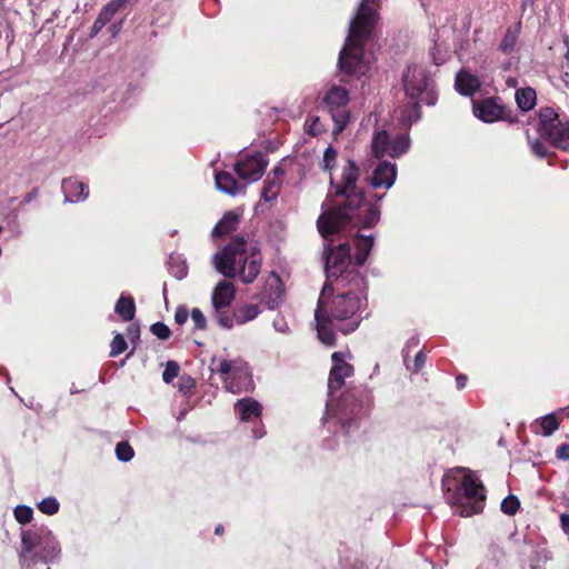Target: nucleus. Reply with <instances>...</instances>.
Here are the masks:
<instances>
[{"mask_svg": "<svg viewBox=\"0 0 569 569\" xmlns=\"http://www.w3.org/2000/svg\"><path fill=\"white\" fill-rule=\"evenodd\" d=\"M517 62H518V57L512 56L510 58V60L503 64V69L509 70Z\"/></svg>", "mask_w": 569, "mask_h": 569, "instance_id": "6e6d98bb", "label": "nucleus"}, {"mask_svg": "<svg viewBox=\"0 0 569 569\" xmlns=\"http://www.w3.org/2000/svg\"><path fill=\"white\" fill-rule=\"evenodd\" d=\"M402 83L410 110L402 114L405 122L412 123L420 118L419 108L422 103L432 106L436 103L433 80L427 68L420 64H410L403 71Z\"/></svg>", "mask_w": 569, "mask_h": 569, "instance_id": "423d86ee", "label": "nucleus"}, {"mask_svg": "<svg viewBox=\"0 0 569 569\" xmlns=\"http://www.w3.org/2000/svg\"><path fill=\"white\" fill-rule=\"evenodd\" d=\"M359 169L355 161L348 160L343 168L341 183L335 184L330 179V184L336 188V194L346 197V204L323 212L318 221V230L326 240V276L327 281L343 287L347 280L355 276H362L357 266L352 264L350 248L347 243L332 244L330 236L338 233L355 217L363 204V194L357 188Z\"/></svg>", "mask_w": 569, "mask_h": 569, "instance_id": "f257e3e1", "label": "nucleus"}, {"mask_svg": "<svg viewBox=\"0 0 569 569\" xmlns=\"http://www.w3.org/2000/svg\"><path fill=\"white\" fill-rule=\"evenodd\" d=\"M473 114L483 122H495L503 116V109L495 99H486L473 103Z\"/></svg>", "mask_w": 569, "mask_h": 569, "instance_id": "f3484780", "label": "nucleus"}, {"mask_svg": "<svg viewBox=\"0 0 569 569\" xmlns=\"http://www.w3.org/2000/svg\"><path fill=\"white\" fill-rule=\"evenodd\" d=\"M557 457L562 460L569 459V445L563 443L557 448Z\"/></svg>", "mask_w": 569, "mask_h": 569, "instance_id": "8fccbe9b", "label": "nucleus"}, {"mask_svg": "<svg viewBox=\"0 0 569 569\" xmlns=\"http://www.w3.org/2000/svg\"><path fill=\"white\" fill-rule=\"evenodd\" d=\"M396 178V164L388 161H382L373 170V173L370 178V183L373 188L385 187L386 189H389L393 186Z\"/></svg>", "mask_w": 569, "mask_h": 569, "instance_id": "dca6fc26", "label": "nucleus"}, {"mask_svg": "<svg viewBox=\"0 0 569 569\" xmlns=\"http://www.w3.org/2000/svg\"><path fill=\"white\" fill-rule=\"evenodd\" d=\"M536 130L555 147L569 150V119L561 117L552 108L540 109Z\"/></svg>", "mask_w": 569, "mask_h": 569, "instance_id": "1a4fd4ad", "label": "nucleus"}, {"mask_svg": "<svg viewBox=\"0 0 569 569\" xmlns=\"http://www.w3.org/2000/svg\"><path fill=\"white\" fill-rule=\"evenodd\" d=\"M139 335H140V327L139 325L137 323H132L128 327V337L134 341L137 339H139Z\"/></svg>", "mask_w": 569, "mask_h": 569, "instance_id": "09e8293b", "label": "nucleus"}, {"mask_svg": "<svg viewBox=\"0 0 569 569\" xmlns=\"http://www.w3.org/2000/svg\"><path fill=\"white\" fill-rule=\"evenodd\" d=\"M36 197H37V190H33V191L29 192L28 194H26V197H24V202H30V201H32Z\"/></svg>", "mask_w": 569, "mask_h": 569, "instance_id": "13d9d810", "label": "nucleus"}, {"mask_svg": "<svg viewBox=\"0 0 569 569\" xmlns=\"http://www.w3.org/2000/svg\"><path fill=\"white\" fill-rule=\"evenodd\" d=\"M61 553V547L48 527L22 530L19 560L22 566L30 567L38 562L49 563Z\"/></svg>", "mask_w": 569, "mask_h": 569, "instance_id": "6e6552de", "label": "nucleus"}, {"mask_svg": "<svg viewBox=\"0 0 569 569\" xmlns=\"http://www.w3.org/2000/svg\"><path fill=\"white\" fill-rule=\"evenodd\" d=\"M216 370L221 376L226 390L231 393H239L251 386L249 367L240 358L220 359Z\"/></svg>", "mask_w": 569, "mask_h": 569, "instance_id": "9d476101", "label": "nucleus"}, {"mask_svg": "<svg viewBox=\"0 0 569 569\" xmlns=\"http://www.w3.org/2000/svg\"><path fill=\"white\" fill-rule=\"evenodd\" d=\"M214 268L227 278L239 276L242 282L251 283L261 267L260 252L241 237L234 238L212 258Z\"/></svg>", "mask_w": 569, "mask_h": 569, "instance_id": "39448f33", "label": "nucleus"}, {"mask_svg": "<svg viewBox=\"0 0 569 569\" xmlns=\"http://www.w3.org/2000/svg\"><path fill=\"white\" fill-rule=\"evenodd\" d=\"M272 327L277 332H280V333H289L290 332V328H289L287 321L284 320V318H282V317H277L272 322Z\"/></svg>", "mask_w": 569, "mask_h": 569, "instance_id": "a18cd8bd", "label": "nucleus"}, {"mask_svg": "<svg viewBox=\"0 0 569 569\" xmlns=\"http://www.w3.org/2000/svg\"><path fill=\"white\" fill-rule=\"evenodd\" d=\"M363 412L365 402L360 399V391L348 390L341 395L335 408L327 403L322 421L329 432L346 437L359 428L358 420Z\"/></svg>", "mask_w": 569, "mask_h": 569, "instance_id": "0eeeda50", "label": "nucleus"}, {"mask_svg": "<svg viewBox=\"0 0 569 569\" xmlns=\"http://www.w3.org/2000/svg\"><path fill=\"white\" fill-rule=\"evenodd\" d=\"M332 369L328 380L329 395L332 397L345 383V379L353 375V367L347 363L341 352H333Z\"/></svg>", "mask_w": 569, "mask_h": 569, "instance_id": "2eb2a0df", "label": "nucleus"}, {"mask_svg": "<svg viewBox=\"0 0 569 569\" xmlns=\"http://www.w3.org/2000/svg\"><path fill=\"white\" fill-rule=\"evenodd\" d=\"M456 88L463 96H472L479 90L480 80L477 76L462 69L456 77Z\"/></svg>", "mask_w": 569, "mask_h": 569, "instance_id": "4be33fe9", "label": "nucleus"}, {"mask_svg": "<svg viewBox=\"0 0 569 569\" xmlns=\"http://www.w3.org/2000/svg\"><path fill=\"white\" fill-rule=\"evenodd\" d=\"M348 102L349 92L338 86L330 87L322 98V103L331 114V119L335 123L332 129L333 134H339L350 120V113L346 108Z\"/></svg>", "mask_w": 569, "mask_h": 569, "instance_id": "f8f14e48", "label": "nucleus"}, {"mask_svg": "<svg viewBox=\"0 0 569 569\" xmlns=\"http://www.w3.org/2000/svg\"><path fill=\"white\" fill-rule=\"evenodd\" d=\"M521 32V22H516L508 27L502 37L498 51L506 56H511L516 51L519 34Z\"/></svg>", "mask_w": 569, "mask_h": 569, "instance_id": "5701e85b", "label": "nucleus"}, {"mask_svg": "<svg viewBox=\"0 0 569 569\" xmlns=\"http://www.w3.org/2000/svg\"><path fill=\"white\" fill-rule=\"evenodd\" d=\"M356 248H357V252H356V264L357 266H362L370 251H371V248L373 246V237L372 236H363V234H359L357 236L356 238Z\"/></svg>", "mask_w": 569, "mask_h": 569, "instance_id": "a878e982", "label": "nucleus"}, {"mask_svg": "<svg viewBox=\"0 0 569 569\" xmlns=\"http://www.w3.org/2000/svg\"><path fill=\"white\" fill-rule=\"evenodd\" d=\"M537 94L532 88H522L516 91V102L522 111H529L536 106Z\"/></svg>", "mask_w": 569, "mask_h": 569, "instance_id": "cd10ccee", "label": "nucleus"}, {"mask_svg": "<svg viewBox=\"0 0 569 569\" xmlns=\"http://www.w3.org/2000/svg\"><path fill=\"white\" fill-rule=\"evenodd\" d=\"M214 182L219 191L232 197L244 193L246 191V186L238 182L231 173L226 171L217 172Z\"/></svg>", "mask_w": 569, "mask_h": 569, "instance_id": "6ab92c4d", "label": "nucleus"}, {"mask_svg": "<svg viewBox=\"0 0 569 569\" xmlns=\"http://www.w3.org/2000/svg\"><path fill=\"white\" fill-rule=\"evenodd\" d=\"M180 367L176 361H168L162 372V379L166 383H170L179 375Z\"/></svg>", "mask_w": 569, "mask_h": 569, "instance_id": "58836bf2", "label": "nucleus"}, {"mask_svg": "<svg viewBox=\"0 0 569 569\" xmlns=\"http://www.w3.org/2000/svg\"><path fill=\"white\" fill-rule=\"evenodd\" d=\"M268 166V161L261 152H254L252 154L242 156L234 163V171L238 177L248 183L258 181L266 168Z\"/></svg>", "mask_w": 569, "mask_h": 569, "instance_id": "4468645a", "label": "nucleus"}, {"mask_svg": "<svg viewBox=\"0 0 569 569\" xmlns=\"http://www.w3.org/2000/svg\"><path fill=\"white\" fill-rule=\"evenodd\" d=\"M121 26H122V23H121V22H118V23H113V24H111V26L108 28V30H109V32L111 33V36H112V37H117V36H118V33H119V32H120V30H121Z\"/></svg>", "mask_w": 569, "mask_h": 569, "instance_id": "864d4df0", "label": "nucleus"}, {"mask_svg": "<svg viewBox=\"0 0 569 569\" xmlns=\"http://www.w3.org/2000/svg\"><path fill=\"white\" fill-rule=\"evenodd\" d=\"M188 317H189V312L186 307L180 306L177 308L176 313H174V321L178 325H183L188 320Z\"/></svg>", "mask_w": 569, "mask_h": 569, "instance_id": "de8ad7c7", "label": "nucleus"}, {"mask_svg": "<svg viewBox=\"0 0 569 569\" xmlns=\"http://www.w3.org/2000/svg\"><path fill=\"white\" fill-rule=\"evenodd\" d=\"M561 411H565L569 415V407L561 409Z\"/></svg>", "mask_w": 569, "mask_h": 569, "instance_id": "680f3d73", "label": "nucleus"}, {"mask_svg": "<svg viewBox=\"0 0 569 569\" xmlns=\"http://www.w3.org/2000/svg\"><path fill=\"white\" fill-rule=\"evenodd\" d=\"M380 0H362L350 20L345 46L340 50L338 67L346 76H363L369 70L365 59V44L372 37L379 20Z\"/></svg>", "mask_w": 569, "mask_h": 569, "instance_id": "7ed1b4c3", "label": "nucleus"}, {"mask_svg": "<svg viewBox=\"0 0 569 569\" xmlns=\"http://www.w3.org/2000/svg\"><path fill=\"white\" fill-rule=\"evenodd\" d=\"M108 22L104 21V19L98 14L97 19L94 20L89 37L92 39L97 37V34L101 31V29L107 24Z\"/></svg>", "mask_w": 569, "mask_h": 569, "instance_id": "49530a36", "label": "nucleus"}, {"mask_svg": "<svg viewBox=\"0 0 569 569\" xmlns=\"http://www.w3.org/2000/svg\"><path fill=\"white\" fill-rule=\"evenodd\" d=\"M412 345L417 346L418 341H415V340L408 341L407 346L402 350V357H403V361H405L407 368L413 372H418L425 366L426 356L422 351L417 352V355L415 356L413 365L411 366L408 362V357H409V352H410V347Z\"/></svg>", "mask_w": 569, "mask_h": 569, "instance_id": "c85d7f7f", "label": "nucleus"}, {"mask_svg": "<svg viewBox=\"0 0 569 569\" xmlns=\"http://www.w3.org/2000/svg\"><path fill=\"white\" fill-rule=\"evenodd\" d=\"M214 532L216 535H221L223 532V527L221 525L217 526Z\"/></svg>", "mask_w": 569, "mask_h": 569, "instance_id": "bf43d9fd", "label": "nucleus"}, {"mask_svg": "<svg viewBox=\"0 0 569 569\" xmlns=\"http://www.w3.org/2000/svg\"><path fill=\"white\" fill-rule=\"evenodd\" d=\"M127 2L128 0H111L102 7L99 14L104 19V21L109 22L112 17L126 6Z\"/></svg>", "mask_w": 569, "mask_h": 569, "instance_id": "c756f323", "label": "nucleus"}, {"mask_svg": "<svg viewBox=\"0 0 569 569\" xmlns=\"http://www.w3.org/2000/svg\"><path fill=\"white\" fill-rule=\"evenodd\" d=\"M133 449L126 442H119L116 447V456L120 461L128 462L133 458Z\"/></svg>", "mask_w": 569, "mask_h": 569, "instance_id": "4c0bfd02", "label": "nucleus"}, {"mask_svg": "<svg viewBox=\"0 0 569 569\" xmlns=\"http://www.w3.org/2000/svg\"><path fill=\"white\" fill-rule=\"evenodd\" d=\"M560 525L562 530L566 533H569V513H563L560 516Z\"/></svg>", "mask_w": 569, "mask_h": 569, "instance_id": "3c124183", "label": "nucleus"}, {"mask_svg": "<svg viewBox=\"0 0 569 569\" xmlns=\"http://www.w3.org/2000/svg\"><path fill=\"white\" fill-rule=\"evenodd\" d=\"M478 569H482V568H478Z\"/></svg>", "mask_w": 569, "mask_h": 569, "instance_id": "e2e57ef3", "label": "nucleus"}, {"mask_svg": "<svg viewBox=\"0 0 569 569\" xmlns=\"http://www.w3.org/2000/svg\"><path fill=\"white\" fill-rule=\"evenodd\" d=\"M59 502L54 497H48L38 503L39 510L48 516L56 515L59 511Z\"/></svg>", "mask_w": 569, "mask_h": 569, "instance_id": "f704fd0d", "label": "nucleus"}, {"mask_svg": "<svg viewBox=\"0 0 569 569\" xmlns=\"http://www.w3.org/2000/svg\"><path fill=\"white\" fill-rule=\"evenodd\" d=\"M169 269L170 272L179 280L186 278L188 274L187 262L180 257H170Z\"/></svg>", "mask_w": 569, "mask_h": 569, "instance_id": "7c9ffc66", "label": "nucleus"}, {"mask_svg": "<svg viewBox=\"0 0 569 569\" xmlns=\"http://www.w3.org/2000/svg\"><path fill=\"white\" fill-rule=\"evenodd\" d=\"M442 489L456 513L470 517L482 511L485 507V488L477 476L469 469L449 470L442 479Z\"/></svg>", "mask_w": 569, "mask_h": 569, "instance_id": "20e7f679", "label": "nucleus"}, {"mask_svg": "<svg viewBox=\"0 0 569 569\" xmlns=\"http://www.w3.org/2000/svg\"><path fill=\"white\" fill-rule=\"evenodd\" d=\"M234 411L241 421H252L261 416V405L252 398H243L234 403Z\"/></svg>", "mask_w": 569, "mask_h": 569, "instance_id": "aec40b11", "label": "nucleus"}, {"mask_svg": "<svg viewBox=\"0 0 569 569\" xmlns=\"http://www.w3.org/2000/svg\"><path fill=\"white\" fill-rule=\"evenodd\" d=\"M239 216L233 211L227 212L212 230L213 236H223L237 229Z\"/></svg>", "mask_w": 569, "mask_h": 569, "instance_id": "bb28decb", "label": "nucleus"}, {"mask_svg": "<svg viewBox=\"0 0 569 569\" xmlns=\"http://www.w3.org/2000/svg\"><path fill=\"white\" fill-rule=\"evenodd\" d=\"M541 435L545 437L551 436L559 428V421L553 413L542 417L539 421Z\"/></svg>", "mask_w": 569, "mask_h": 569, "instance_id": "473e14b6", "label": "nucleus"}, {"mask_svg": "<svg viewBox=\"0 0 569 569\" xmlns=\"http://www.w3.org/2000/svg\"><path fill=\"white\" fill-rule=\"evenodd\" d=\"M190 316L196 329L204 330L207 328V319L200 309L193 308Z\"/></svg>", "mask_w": 569, "mask_h": 569, "instance_id": "37998d69", "label": "nucleus"}, {"mask_svg": "<svg viewBox=\"0 0 569 569\" xmlns=\"http://www.w3.org/2000/svg\"><path fill=\"white\" fill-rule=\"evenodd\" d=\"M466 382H467V377L466 376L460 375V376H458L456 378V383H457V388L458 389L465 388Z\"/></svg>", "mask_w": 569, "mask_h": 569, "instance_id": "5fc2aeb1", "label": "nucleus"}, {"mask_svg": "<svg viewBox=\"0 0 569 569\" xmlns=\"http://www.w3.org/2000/svg\"><path fill=\"white\" fill-rule=\"evenodd\" d=\"M260 310L257 305H246L231 312L232 328L234 325H243L258 317Z\"/></svg>", "mask_w": 569, "mask_h": 569, "instance_id": "393cba45", "label": "nucleus"}, {"mask_svg": "<svg viewBox=\"0 0 569 569\" xmlns=\"http://www.w3.org/2000/svg\"><path fill=\"white\" fill-rule=\"evenodd\" d=\"M194 386V381L190 377L181 378L180 389H191Z\"/></svg>", "mask_w": 569, "mask_h": 569, "instance_id": "603ef678", "label": "nucleus"}, {"mask_svg": "<svg viewBox=\"0 0 569 569\" xmlns=\"http://www.w3.org/2000/svg\"><path fill=\"white\" fill-rule=\"evenodd\" d=\"M409 144L407 136L399 134L391 140L386 131H378L373 136L371 148L378 159L385 156L397 158L407 152Z\"/></svg>", "mask_w": 569, "mask_h": 569, "instance_id": "ddd939ff", "label": "nucleus"}, {"mask_svg": "<svg viewBox=\"0 0 569 569\" xmlns=\"http://www.w3.org/2000/svg\"><path fill=\"white\" fill-rule=\"evenodd\" d=\"M13 515L19 523L27 525L32 520L33 510L28 506L20 505L14 508Z\"/></svg>", "mask_w": 569, "mask_h": 569, "instance_id": "c9c22d12", "label": "nucleus"}, {"mask_svg": "<svg viewBox=\"0 0 569 569\" xmlns=\"http://www.w3.org/2000/svg\"><path fill=\"white\" fill-rule=\"evenodd\" d=\"M151 332L159 339L166 340L170 337L171 330L163 322H156L150 328Z\"/></svg>", "mask_w": 569, "mask_h": 569, "instance_id": "c03bdc74", "label": "nucleus"}, {"mask_svg": "<svg viewBox=\"0 0 569 569\" xmlns=\"http://www.w3.org/2000/svg\"><path fill=\"white\" fill-rule=\"evenodd\" d=\"M343 287L326 282L315 311L318 338L327 346H333L336 335L331 323L333 320L348 321L341 328L343 333L355 331L361 321L367 307V282L363 276H355Z\"/></svg>", "mask_w": 569, "mask_h": 569, "instance_id": "f03ea898", "label": "nucleus"}, {"mask_svg": "<svg viewBox=\"0 0 569 569\" xmlns=\"http://www.w3.org/2000/svg\"><path fill=\"white\" fill-rule=\"evenodd\" d=\"M62 192L66 202H82L89 196L88 186L74 178H68L62 181Z\"/></svg>", "mask_w": 569, "mask_h": 569, "instance_id": "a211bd4d", "label": "nucleus"}, {"mask_svg": "<svg viewBox=\"0 0 569 569\" xmlns=\"http://www.w3.org/2000/svg\"><path fill=\"white\" fill-rule=\"evenodd\" d=\"M337 156H338L337 150L333 149L332 147H328L325 150L323 159H322V169L325 171H331L332 170V168L336 164Z\"/></svg>", "mask_w": 569, "mask_h": 569, "instance_id": "ea45409f", "label": "nucleus"}, {"mask_svg": "<svg viewBox=\"0 0 569 569\" xmlns=\"http://www.w3.org/2000/svg\"><path fill=\"white\" fill-rule=\"evenodd\" d=\"M114 312L123 321H131L136 315V305L133 298L130 296L121 295L116 302Z\"/></svg>", "mask_w": 569, "mask_h": 569, "instance_id": "b1692460", "label": "nucleus"}, {"mask_svg": "<svg viewBox=\"0 0 569 569\" xmlns=\"http://www.w3.org/2000/svg\"><path fill=\"white\" fill-rule=\"evenodd\" d=\"M252 435H253L254 439H260V438L263 437L264 431L261 428L260 429H253L252 430Z\"/></svg>", "mask_w": 569, "mask_h": 569, "instance_id": "4d7b16f0", "label": "nucleus"}, {"mask_svg": "<svg viewBox=\"0 0 569 569\" xmlns=\"http://www.w3.org/2000/svg\"><path fill=\"white\" fill-rule=\"evenodd\" d=\"M236 298V288L228 280L219 281L211 293V316L223 329H232L230 306Z\"/></svg>", "mask_w": 569, "mask_h": 569, "instance_id": "9b49d317", "label": "nucleus"}, {"mask_svg": "<svg viewBox=\"0 0 569 569\" xmlns=\"http://www.w3.org/2000/svg\"><path fill=\"white\" fill-rule=\"evenodd\" d=\"M380 217V210L377 204H367L365 208V214L361 218V227L370 228L372 227Z\"/></svg>", "mask_w": 569, "mask_h": 569, "instance_id": "2f4dec72", "label": "nucleus"}, {"mask_svg": "<svg viewBox=\"0 0 569 569\" xmlns=\"http://www.w3.org/2000/svg\"><path fill=\"white\" fill-rule=\"evenodd\" d=\"M326 446H327L329 449H333V446L331 445V441H330V440H327V441H326Z\"/></svg>", "mask_w": 569, "mask_h": 569, "instance_id": "052dcab7", "label": "nucleus"}, {"mask_svg": "<svg viewBox=\"0 0 569 569\" xmlns=\"http://www.w3.org/2000/svg\"><path fill=\"white\" fill-rule=\"evenodd\" d=\"M307 132L311 136H318L325 131V126L319 117H313L306 122Z\"/></svg>", "mask_w": 569, "mask_h": 569, "instance_id": "79ce46f5", "label": "nucleus"}, {"mask_svg": "<svg viewBox=\"0 0 569 569\" xmlns=\"http://www.w3.org/2000/svg\"><path fill=\"white\" fill-rule=\"evenodd\" d=\"M519 507H520V501L519 499L513 496V495H510L508 497H506L502 502H501V511L505 513V515H508V516H513L517 513V511L519 510Z\"/></svg>", "mask_w": 569, "mask_h": 569, "instance_id": "72a5a7b5", "label": "nucleus"}, {"mask_svg": "<svg viewBox=\"0 0 569 569\" xmlns=\"http://www.w3.org/2000/svg\"><path fill=\"white\" fill-rule=\"evenodd\" d=\"M127 349V342L121 333H117L111 341V357H117Z\"/></svg>", "mask_w": 569, "mask_h": 569, "instance_id": "a19ab883", "label": "nucleus"}, {"mask_svg": "<svg viewBox=\"0 0 569 569\" xmlns=\"http://www.w3.org/2000/svg\"><path fill=\"white\" fill-rule=\"evenodd\" d=\"M283 176L284 170L281 167L278 166L272 170V177L268 176L263 183V189L261 191V197L263 200L272 201L278 197Z\"/></svg>", "mask_w": 569, "mask_h": 569, "instance_id": "412c9836", "label": "nucleus"}, {"mask_svg": "<svg viewBox=\"0 0 569 569\" xmlns=\"http://www.w3.org/2000/svg\"><path fill=\"white\" fill-rule=\"evenodd\" d=\"M527 138H528V142L531 147V150L532 152L539 157V158H545L548 156V147L547 144L539 140V138H532L529 133V131L527 132Z\"/></svg>", "mask_w": 569, "mask_h": 569, "instance_id": "e433bc0d", "label": "nucleus"}]
</instances>
